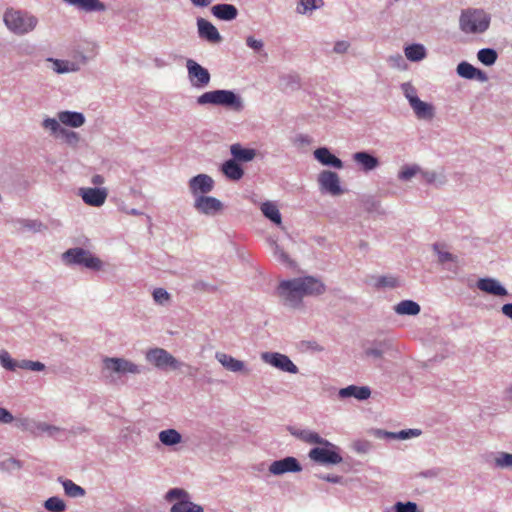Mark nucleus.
Here are the masks:
<instances>
[{
    "label": "nucleus",
    "instance_id": "obj_1",
    "mask_svg": "<svg viewBox=\"0 0 512 512\" xmlns=\"http://www.w3.org/2000/svg\"><path fill=\"white\" fill-rule=\"evenodd\" d=\"M324 291V284L312 276L285 280L278 286V294L282 302L292 308L298 307L303 297L320 295Z\"/></svg>",
    "mask_w": 512,
    "mask_h": 512
},
{
    "label": "nucleus",
    "instance_id": "obj_2",
    "mask_svg": "<svg viewBox=\"0 0 512 512\" xmlns=\"http://www.w3.org/2000/svg\"><path fill=\"white\" fill-rule=\"evenodd\" d=\"M198 104H213L232 108L235 111L243 109V103L239 96L230 90H214L205 92L197 99Z\"/></svg>",
    "mask_w": 512,
    "mask_h": 512
},
{
    "label": "nucleus",
    "instance_id": "obj_3",
    "mask_svg": "<svg viewBox=\"0 0 512 512\" xmlns=\"http://www.w3.org/2000/svg\"><path fill=\"white\" fill-rule=\"evenodd\" d=\"M459 24L465 33H483L489 27L490 18L483 10L468 9L462 12Z\"/></svg>",
    "mask_w": 512,
    "mask_h": 512
},
{
    "label": "nucleus",
    "instance_id": "obj_4",
    "mask_svg": "<svg viewBox=\"0 0 512 512\" xmlns=\"http://www.w3.org/2000/svg\"><path fill=\"white\" fill-rule=\"evenodd\" d=\"M4 22L12 32L25 34L36 27L37 19L21 11L8 9L4 14Z\"/></svg>",
    "mask_w": 512,
    "mask_h": 512
},
{
    "label": "nucleus",
    "instance_id": "obj_5",
    "mask_svg": "<svg viewBox=\"0 0 512 512\" xmlns=\"http://www.w3.org/2000/svg\"><path fill=\"white\" fill-rule=\"evenodd\" d=\"M165 498L169 502L176 501L171 507V512H204L200 505L190 501L189 494L183 489H171Z\"/></svg>",
    "mask_w": 512,
    "mask_h": 512
},
{
    "label": "nucleus",
    "instance_id": "obj_6",
    "mask_svg": "<svg viewBox=\"0 0 512 512\" xmlns=\"http://www.w3.org/2000/svg\"><path fill=\"white\" fill-rule=\"evenodd\" d=\"M103 369L110 375L116 374L122 376L125 374H139L141 367L125 358L105 357L103 359Z\"/></svg>",
    "mask_w": 512,
    "mask_h": 512
},
{
    "label": "nucleus",
    "instance_id": "obj_7",
    "mask_svg": "<svg viewBox=\"0 0 512 512\" xmlns=\"http://www.w3.org/2000/svg\"><path fill=\"white\" fill-rule=\"evenodd\" d=\"M63 256L68 263L84 265L89 269L100 270L102 267V261L99 258L82 248L69 249Z\"/></svg>",
    "mask_w": 512,
    "mask_h": 512
},
{
    "label": "nucleus",
    "instance_id": "obj_8",
    "mask_svg": "<svg viewBox=\"0 0 512 512\" xmlns=\"http://www.w3.org/2000/svg\"><path fill=\"white\" fill-rule=\"evenodd\" d=\"M321 447H315L309 451V458L320 464H339L342 457L337 452V447L329 442V444H320Z\"/></svg>",
    "mask_w": 512,
    "mask_h": 512
},
{
    "label": "nucleus",
    "instance_id": "obj_9",
    "mask_svg": "<svg viewBox=\"0 0 512 512\" xmlns=\"http://www.w3.org/2000/svg\"><path fill=\"white\" fill-rule=\"evenodd\" d=\"M146 359L159 369L171 368L173 370L179 369L182 364L165 349L154 348L146 353Z\"/></svg>",
    "mask_w": 512,
    "mask_h": 512
},
{
    "label": "nucleus",
    "instance_id": "obj_10",
    "mask_svg": "<svg viewBox=\"0 0 512 512\" xmlns=\"http://www.w3.org/2000/svg\"><path fill=\"white\" fill-rule=\"evenodd\" d=\"M262 359L264 362L284 372L292 374H296L298 372L297 366L284 354L277 352H265L262 354Z\"/></svg>",
    "mask_w": 512,
    "mask_h": 512
},
{
    "label": "nucleus",
    "instance_id": "obj_11",
    "mask_svg": "<svg viewBox=\"0 0 512 512\" xmlns=\"http://www.w3.org/2000/svg\"><path fill=\"white\" fill-rule=\"evenodd\" d=\"M188 76L193 86L202 88L209 84L210 74L208 70L202 67L194 60H187Z\"/></svg>",
    "mask_w": 512,
    "mask_h": 512
},
{
    "label": "nucleus",
    "instance_id": "obj_12",
    "mask_svg": "<svg viewBox=\"0 0 512 512\" xmlns=\"http://www.w3.org/2000/svg\"><path fill=\"white\" fill-rule=\"evenodd\" d=\"M214 188V180L207 174H198L189 180V189L195 199L210 193Z\"/></svg>",
    "mask_w": 512,
    "mask_h": 512
},
{
    "label": "nucleus",
    "instance_id": "obj_13",
    "mask_svg": "<svg viewBox=\"0 0 512 512\" xmlns=\"http://www.w3.org/2000/svg\"><path fill=\"white\" fill-rule=\"evenodd\" d=\"M318 183L323 191L331 195H340L342 189L340 186V178L337 173L324 170L318 176Z\"/></svg>",
    "mask_w": 512,
    "mask_h": 512
},
{
    "label": "nucleus",
    "instance_id": "obj_14",
    "mask_svg": "<svg viewBox=\"0 0 512 512\" xmlns=\"http://www.w3.org/2000/svg\"><path fill=\"white\" fill-rule=\"evenodd\" d=\"M194 208L205 215H214L223 209L220 200L212 196H198L194 201Z\"/></svg>",
    "mask_w": 512,
    "mask_h": 512
},
{
    "label": "nucleus",
    "instance_id": "obj_15",
    "mask_svg": "<svg viewBox=\"0 0 512 512\" xmlns=\"http://www.w3.org/2000/svg\"><path fill=\"white\" fill-rule=\"evenodd\" d=\"M302 467L298 460L294 457H286L281 460L274 461L269 466V472L273 475H282L288 472H300Z\"/></svg>",
    "mask_w": 512,
    "mask_h": 512
},
{
    "label": "nucleus",
    "instance_id": "obj_16",
    "mask_svg": "<svg viewBox=\"0 0 512 512\" xmlns=\"http://www.w3.org/2000/svg\"><path fill=\"white\" fill-rule=\"evenodd\" d=\"M83 201L90 205L99 207L104 204L107 198V191L100 188H82L80 190Z\"/></svg>",
    "mask_w": 512,
    "mask_h": 512
},
{
    "label": "nucleus",
    "instance_id": "obj_17",
    "mask_svg": "<svg viewBox=\"0 0 512 512\" xmlns=\"http://www.w3.org/2000/svg\"><path fill=\"white\" fill-rule=\"evenodd\" d=\"M199 35L210 42L217 43L221 40V36L216 27L209 21L200 18L197 21Z\"/></svg>",
    "mask_w": 512,
    "mask_h": 512
},
{
    "label": "nucleus",
    "instance_id": "obj_18",
    "mask_svg": "<svg viewBox=\"0 0 512 512\" xmlns=\"http://www.w3.org/2000/svg\"><path fill=\"white\" fill-rule=\"evenodd\" d=\"M410 106L419 119H432L434 117V108L419 98H410Z\"/></svg>",
    "mask_w": 512,
    "mask_h": 512
},
{
    "label": "nucleus",
    "instance_id": "obj_19",
    "mask_svg": "<svg viewBox=\"0 0 512 512\" xmlns=\"http://www.w3.org/2000/svg\"><path fill=\"white\" fill-rule=\"evenodd\" d=\"M477 287L488 294L495 296H506L507 290L500 285L498 281L492 278L480 279L477 282Z\"/></svg>",
    "mask_w": 512,
    "mask_h": 512
},
{
    "label": "nucleus",
    "instance_id": "obj_20",
    "mask_svg": "<svg viewBox=\"0 0 512 512\" xmlns=\"http://www.w3.org/2000/svg\"><path fill=\"white\" fill-rule=\"evenodd\" d=\"M314 157L323 165L332 166L337 169L343 167L342 161L325 147L316 149L314 151Z\"/></svg>",
    "mask_w": 512,
    "mask_h": 512
},
{
    "label": "nucleus",
    "instance_id": "obj_21",
    "mask_svg": "<svg viewBox=\"0 0 512 512\" xmlns=\"http://www.w3.org/2000/svg\"><path fill=\"white\" fill-rule=\"evenodd\" d=\"M371 390L367 386H355L350 385L348 387L342 388L339 391V396L341 398L354 397L358 400H366L370 397Z\"/></svg>",
    "mask_w": 512,
    "mask_h": 512
},
{
    "label": "nucleus",
    "instance_id": "obj_22",
    "mask_svg": "<svg viewBox=\"0 0 512 512\" xmlns=\"http://www.w3.org/2000/svg\"><path fill=\"white\" fill-rule=\"evenodd\" d=\"M215 357L222 364V366L229 371L240 372L243 371L245 368L244 362L235 359L234 357L226 353L217 352Z\"/></svg>",
    "mask_w": 512,
    "mask_h": 512
},
{
    "label": "nucleus",
    "instance_id": "obj_23",
    "mask_svg": "<svg viewBox=\"0 0 512 512\" xmlns=\"http://www.w3.org/2000/svg\"><path fill=\"white\" fill-rule=\"evenodd\" d=\"M260 210L263 215L272 221L277 226L282 225V217L279 211V208L275 202L266 201L263 202L260 206Z\"/></svg>",
    "mask_w": 512,
    "mask_h": 512
},
{
    "label": "nucleus",
    "instance_id": "obj_24",
    "mask_svg": "<svg viewBox=\"0 0 512 512\" xmlns=\"http://www.w3.org/2000/svg\"><path fill=\"white\" fill-rule=\"evenodd\" d=\"M58 119L62 124L74 128L82 126L85 122V118L82 113L71 111H62L58 113Z\"/></svg>",
    "mask_w": 512,
    "mask_h": 512
},
{
    "label": "nucleus",
    "instance_id": "obj_25",
    "mask_svg": "<svg viewBox=\"0 0 512 512\" xmlns=\"http://www.w3.org/2000/svg\"><path fill=\"white\" fill-rule=\"evenodd\" d=\"M457 73L459 76H461L465 79H474V78H478L481 80L485 79L484 73L481 70L475 68L473 65H471L468 62H461L460 64H458Z\"/></svg>",
    "mask_w": 512,
    "mask_h": 512
},
{
    "label": "nucleus",
    "instance_id": "obj_26",
    "mask_svg": "<svg viewBox=\"0 0 512 512\" xmlns=\"http://www.w3.org/2000/svg\"><path fill=\"white\" fill-rule=\"evenodd\" d=\"M212 12L214 16L221 20H233L237 16V9L231 4H218L213 6Z\"/></svg>",
    "mask_w": 512,
    "mask_h": 512
},
{
    "label": "nucleus",
    "instance_id": "obj_27",
    "mask_svg": "<svg viewBox=\"0 0 512 512\" xmlns=\"http://www.w3.org/2000/svg\"><path fill=\"white\" fill-rule=\"evenodd\" d=\"M230 152L234 159L242 162H248L254 159L256 152L254 149L243 148L240 144L236 143L231 145Z\"/></svg>",
    "mask_w": 512,
    "mask_h": 512
},
{
    "label": "nucleus",
    "instance_id": "obj_28",
    "mask_svg": "<svg viewBox=\"0 0 512 512\" xmlns=\"http://www.w3.org/2000/svg\"><path fill=\"white\" fill-rule=\"evenodd\" d=\"M222 172L231 180H239L242 178L244 171L235 160H228L222 165Z\"/></svg>",
    "mask_w": 512,
    "mask_h": 512
},
{
    "label": "nucleus",
    "instance_id": "obj_29",
    "mask_svg": "<svg viewBox=\"0 0 512 512\" xmlns=\"http://www.w3.org/2000/svg\"><path fill=\"white\" fill-rule=\"evenodd\" d=\"M353 158L358 164L362 165L366 171L373 170L379 164L377 158L366 152H357L354 154Z\"/></svg>",
    "mask_w": 512,
    "mask_h": 512
},
{
    "label": "nucleus",
    "instance_id": "obj_30",
    "mask_svg": "<svg viewBox=\"0 0 512 512\" xmlns=\"http://www.w3.org/2000/svg\"><path fill=\"white\" fill-rule=\"evenodd\" d=\"M395 312L399 315H417L420 306L412 300H403L395 306Z\"/></svg>",
    "mask_w": 512,
    "mask_h": 512
},
{
    "label": "nucleus",
    "instance_id": "obj_31",
    "mask_svg": "<svg viewBox=\"0 0 512 512\" xmlns=\"http://www.w3.org/2000/svg\"><path fill=\"white\" fill-rule=\"evenodd\" d=\"M296 436L302 441L309 444H329V441L322 438L318 433L310 430H302L296 433Z\"/></svg>",
    "mask_w": 512,
    "mask_h": 512
},
{
    "label": "nucleus",
    "instance_id": "obj_32",
    "mask_svg": "<svg viewBox=\"0 0 512 512\" xmlns=\"http://www.w3.org/2000/svg\"><path fill=\"white\" fill-rule=\"evenodd\" d=\"M159 439L164 445L171 446L181 442V435L175 429H167L159 433Z\"/></svg>",
    "mask_w": 512,
    "mask_h": 512
},
{
    "label": "nucleus",
    "instance_id": "obj_33",
    "mask_svg": "<svg viewBox=\"0 0 512 512\" xmlns=\"http://www.w3.org/2000/svg\"><path fill=\"white\" fill-rule=\"evenodd\" d=\"M405 55L410 61H420L425 55V48L421 44H412L405 48Z\"/></svg>",
    "mask_w": 512,
    "mask_h": 512
},
{
    "label": "nucleus",
    "instance_id": "obj_34",
    "mask_svg": "<svg viewBox=\"0 0 512 512\" xmlns=\"http://www.w3.org/2000/svg\"><path fill=\"white\" fill-rule=\"evenodd\" d=\"M64 491L69 497H82L85 495V490L71 480H64L62 482Z\"/></svg>",
    "mask_w": 512,
    "mask_h": 512
},
{
    "label": "nucleus",
    "instance_id": "obj_35",
    "mask_svg": "<svg viewBox=\"0 0 512 512\" xmlns=\"http://www.w3.org/2000/svg\"><path fill=\"white\" fill-rule=\"evenodd\" d=\"M477 56L479 61L487 66L493 65L497 60L496 51L490 48L481 49Z\"/></svg>",
    "mask_w": 512,
    "mask_h": 512
},
{
    "label": "nucleus",
    "instance_id": "obj_36",
    "mask_svg": "<svg viewBox=\"0 0 512 512\" xmlns=\"http://www.w3.org/2000/svg\"><path fill=\"white\" fill-rule=\"evenodd\" d=\"M44 507L51 512H63L65 511L66 505L60 498L50 497L45 501Z\"/></svg>",
    "mask_w": 512,
    "mask_h": 512
},
{
    "label": "nucleus",
    "instance_id": "obj_37",
    "mask_svg": "<svg viewBox=\"0 0 512 512\" xmlns=\"http://www.w3.org/2000/svg\"><path fill=\"white\" fill-rule=\"evenodd\" d=\"M443 248L444 246L442 244L433 245V249L438 255L439 262L445 263L448 261H455V256L448 251H444Z\"/></svg>",
    "mask_w": 512,
    "mask_h": 512
},
{
    "label": "nucleus",
    "instance_id": "obj_38",
    "mask_svg": "<svg viewBox=\"0 0 512 512\" xmlns=\"http://www.w3.org/2000/svg\"><path fill=\"white\" fill-rule=\"evenodd\" d=\"M0 362L1 365L7 370L14 371L18 368L19 362L14 361L7 351H2L0 353Z\"/></svg>",
    "mask_w": 512,
    "mask_h": 512
},
{
    "label": "nucleus",
    "instance_id": "obj_39",
    "mask_svg": "<svg viewBox=\"0 0 512 512\" xmlns=\"http://www.w3.org/2000/svg\"><path fill=\"white\" fill-rule=\"evenodd\" d=\"M18 368L32 371H42L44 370L45 365L39 361L22 360L19 362Z\"/></svg>",
    "mask_w": 512,
    "mask_h": 512
},
{
    "label": "nucleus",
    "instance_id": "obj_40",
    "mask_svg": "<svg viewBox=\"0 0 512 512\" xmlns=\"http://www.w3.org/2000/svg\"><path fill=\"white\" fill-rule=\"evenodd\" d=\"M274 256L289 266L293 265V261L290 259L289 255L276 243H274Z\"/></svg>",
    "mask_w": 512,
    "mask_h": 512
},
{
    "label": "nucleus",
    "instance_id": "obj_41",
    "mask_svg": "<svg viewBox=\"0 0 512 512\" xmlns=\"http://www.w3.org/2000/svg\"><path fill=\"white\" fill-rule=\"evenodd\" d=\"M420 171V168L416 165L405 166L399 173V178L402 180H409Z\"/></svg>",
    "mask_w": 512,
    "mask_h": 512
},
{
    "label": "nucleus",
    "instance_id": "obj_42",
    "mask_svg": "<svg viewBox=\"0 0 512 512\" xmlns=\"http://www.w3.org/2000/svg\"><path fill=\"white\" fill-rule=\"evenodd\" d=\"M398 285L397 278L393 276H382L377 279L376 286L394 288Z\"/></svg>",
    "mask_w": 512,
    "mask_h": 512
},
{
    "label": "nucleus",
    "instance_id": "obj_43",
    "mask_svg": "<svg viewBox=\"0 0 512 512\" xmlns=\"http://www.w3.org/2000/svg\"><path fill=\"white\" fill-rule=\"evenodd\" d=\"M495 463L498 467H512V454L500 453L495 459Z\"/></svg>",
    "mask_w": 512,
    "mask_h": 512
},
{
    "label": "nucleus",
    "instance_id": "obj_44",
    "mask_svg": "<svg viewBox=\"0 0 512 512\" xmlns=\"http://www.w3.org/2000/svg\"><path fill=\"white\" fill-rule=\"evenodd\" d=\"M322 0H300V5L302 6V10L299 9V12L306 13L307 11H312L318 8L321 4Z\"/></svg>",
    "mask_w": 512,
    "mask_h": 512
},
{
    "label": "nucleus",
    "instance_id": "obj_45",
    "mask_svg": "<svg viewBox=\"0 0 512 512\" xmlns=\"http://www.w3.org/2000/svg\"><path fill=\"white\" fill-rule=\"evenodd\" d=\"M395 512H418L417 505L413 502L395 504Z\"/></svg>",
    "mask_w": 512,
    "mask_h": 512
},
{
    "label": "nucleus",
    "instance_id": "obj_46",
    "mask_svg": "<svg viewBox=\"0 0 512 512\" xmlns=\"http://www.w3.org/2000/svg\"><path fill=\"white\" fill-rule=\"evenodd\" d=\"M53 64H54V70L57 73H66V72L74 70V68L70 67V63L68 61L53 60Z\"/></svg>",
    "mask_w": 512,
    "mask_h": 512
},
{
    "label": "nucleus",
    "instance_id": "obj_47",
    "mask_svg": "<svg viewBox=\"0 0 512 512\" xmlns=\"http://www.w3.org/2000/svg\"><path fill=\"white\" fill-rule=\"evenodd\" d=\"M153 298L155 302L159 304H163L164 302L168 301L170 296L168 292L163 288H157L153 292Z\"/></svg>",
    "mask_w": 512,
    "mask_h": 512
},
{
    "label": "nucleus",
    "instance_id": "obj_48",
    "mask_svg": "<svg viewBox=\"0 0 512 512\" xmlns=\"http://www.w3.org/2000/svg\"><path fill=\"white\" fill-rule=\"evenodd\" d=\"M43 127L50 130L52 133H56L60 127L59 122L53 118H47L43 121Z\"/></svg>",
    "mask_w": 512,
    "mask_h": 512
},
{
    "label": "nucleus",
    "instance_id": "obj_49",
    "mask_svg": "<svg viewBox=\"0 0 512 512\" xmlns=\"http://www.w3.org/2000/svg\"><path fill=\"white\" fill-rule=\"evenodd\" d=\"M246 44L248 47L255 51H260L263 48V42L261 40H257L252 36L247 37Z\"/></svg>",
    "mask_w": 512,
    "mask_h": 512
},
{
    "label": "nucleus",
    "instance_id": "obj_50",
    "mask_svg": "<svg viewBox=\"0 0 512 512\" xmlns=\"http://www.w3.org/2000/svg\"><path fill=\"white\" fill-rule=\"evenodd\" d=\"M421 434L420 430L417 429H409V430H402L398 434V438L400 439H407L414 436H419Z\"/></svg>",
    "mask_w": 512,
    "mask_h": 512
},
{
    "label": "nucleus",
    "instance_id": "obj_51",
    "mask_svg": "<svg viewBox=\"0 0 512 512\" xmlns=\"http://www.w3.org/2000/svg\"><path fill=\"white\" fill-rule=\"evenodd\" d=\"M365 355L373 358H381L383 349L381 347L368 348L365 350Z\"/></svg>",
    "mask_w": 512,
    "mask_h": 512
},
{
    "label": "nucleus",
    "instance_id": "obj_52",
    "mask_svg": "<svg viewBox=\"0 0 512 512\" xmlns=\"http://www.w3.org/2000/svg\"><path fill=\"white\" fill-rule=\"evenodd\" d=\"M13 419V415L8 410L0 408V422L11 423Z\"/></svg>",
    "mask_w": 512,
    "mask_h": 512
},
{
    "label": "nucleus",
    "instance_id": "obj_53",
    "mask_svg": "<svg viewBox=\"0 0 512 512\" xmlns=\"http://www.w3.org/2000/svg\"><path fill=\"white\" fill-rule=\"evenodd\" d=\"M349 47V43L346 41H338L334 46V51L336 53H344L347 51Z\"/></svg>",
    "mask_w": 512,
    "mask_h": 512
},
{
    "label": "nucleus",
    "instance_id": "obj_54",
    "mask_svg": "<svg viewBox=\"0 0 512 512\" xmlns=\"http://www.w3.org/2000/svg\"><path fill=\"white\" fill-rule=\"evenodd\" d=\"M403 88H404L405 96L409 102H410V98H418L415 95V90L412 86L405 84V85H403Z\"/></svg>",
    "mask_w": 512,
    "mask_h": 512
},
{
    "label": "nucleus",
    "instance_id": "obj_55",
    "mask_svg": "<svg viewBox=\"0 0 512 512\" xmlns=\"http://www.w3.org/2000/svg\"><path fill=\"white\" fill-rule=\"evenodd\" d=\"M422 177L427 183H433L437 179V174L435 172H422Z\"/></svg>",
    "mask_w": 512,
    "mask_h": 512
},
{
    "label": "nucleus",
    "instance_id": "obj_56",
    "mask_svg": "<svg viewBox=\"0 0 512 512\" xmlns=\"http://www.w3.org/2000/svg\"><path fill=\"white\" fill-rule=\"evenodd\" d=\"M501 310L506 317L512 320V303L504 304Z\"/></svg>",
    "mask_w": 512,
    "mask_h": 512
},
{
    "label": "nucleus",
    "instance_id": "obj_57",
    "mask_svg": "<svg viewBox=\"0 0 512 512\" xmlns=\"http://www.w3.org/2000/svg\"><path fill=\"white\" fill-rule=\"evenodd\" d=\"M91 182L94 185H102L104 183V177L102 175L96 174L92 177Z\"/></svg>",
    "mask_w": 512,
    "mask_h": 512
},
{
    "label": "nucleus",
    "instance_id": "obj_58",
    "mask_svg": "<svg viewBox=\"0 0 512 512\" xmlns=\"http://www.w3.org/2000/svg\"><path fill=\"white\" fill-rule=\"evenodd\" d=\"M195 6L206 7L210 4V0H191Z\"/></svg>",
    "mask_w": 512,
    "mask_h": 512
},
{
    "label": "nucleus",
    "instance_id": "obj_59",
    "mask_svg": "<svg viewBox=\"0 0 512 512\" xmlns=\"http://www.w3.org/2000/svg\"><path fill=\"white\" fill-rule=\"evenodd\" d=\"M324 480L326 481H329V482H334V483H337L341 480V477L339 476H326V477H323Z\"/></svg>",
    "mask_w": 512,
    "mask_h": 512
},
{
    "label": "nucleus",
    "instance_id": "obj_60",
    "mask_svg": "<svg viewBox=\"0 0 512 512\" xmlns=\"http://www.w3.org/2000/svg\"><path fill=\"white\" fill-rule=\"evenodd\" d=\"M47 430H49V431H52V430L56 431V430H58V428H56V427H48Z\"/></svg>",
    "mask_w": 512,
    "mask_h": 512
}]
</instances>
